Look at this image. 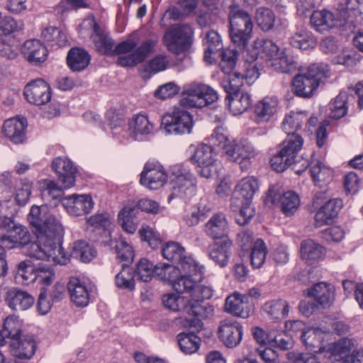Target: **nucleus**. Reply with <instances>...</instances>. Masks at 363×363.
I'll list each match as a JSON object with an SVG mask.
<instances>
[{
  "instance_id": "26",
  "label": "nucleus",
  "mask_w": 363,
  "mask_h": 363,
  "mask_svg": "<svg viewBox=\"0 0 363 363\" xmlns=\"http://www.w3.org/2000/svg\"><path fill=\"white\" fill-rule=\"evenodd\" d=\"M27 121L25 118H11L4 121L2 133L16 144L23 143L26 140Z\"/></svg>"
},
{
  "instance_id": "13",
  "label": "nucleus",
  "mask_w": 363,
  "mask_h": 363,
  "mask_svg": "<svg viewBox=\"0 0 363 363\" xmlns=\"http://www.w3.org/2000/svg\"><path fill=\"white\" fill-rule=\"evenodd\" d=\"M227 157L229 160L240 164L242 170H246L250 165V160L257 155L254 146L247 140L234 143L227 146Z\"/></svg>"
},
{
  "instance_id": "25",
  "label": "nucleus",
  "mask_w": 363,
  "mask_h": 363,
  "mask_svg": "<svg viewBox=\"0 0 363 363\" xmlns=\"http://www.w3.org/2000/svg\"><path fill=\"white\" fill-rule=\"evenodd\" d=\"M29 271L34 272L33 279H37L40 283L45 285H50L55 279V272L50 267L38 266L33 269L26 261L21 262L18 264L17 273L26 281L30 279L26 274Z\"/></svg>"
},
{
  "instance_id": "57",
  "label": "nucleus",
  "mask_w": 363,
  "mask_h": 363,
  "mask_svg": "<svg viewBox=\"0 0 363 363\" xmlns=\"http://www.w3.org/2000/svg\"><path fill=\"white\" fill-rule=\"evenodd\" d=\"M155 265L147 259H141L136 264L135 276L142 281H150L155 274Z\"/></svg>"
},
{
  "instance_id": "46",
  "label": "nucleus",
  "mask_w": 363,
  "mask_h": 363,
  "mask_svg": "<svg viewBox=\"0 0 363 363\" xmlns=\"http://www.w3.org/2000/svg\"><path fill=\"white\" fill-rule=\"evenodd\" d=\"M203 44L205 46L204 58L206 61H209L212 54L223 49L220 36L214 30L206 33Z\"/></svg>"
},
{
  "instance_id": "39",
  "label": "nucleus",
  "mask_w": 363,
  "mask_h": 363,
  "mask_svg": "<svg viewBox=\"0 0 363 363\" xmlns=\"http://www.w3.org/2000/svg\"><path fill=\"white\" fill-rule=\"evenodd\" d=\"M177 338L180 350L186 354H193L199 349L201 339L194 333H180Z\"/></svg>"
},
{
  "instance_id": "12",
  "label": "nucleus",
  "mask_w": 363,
  "mask_h": 363,
  "mask_svg": "<svg viewBox=\"0 0 363 363\" xmlns=\"http://www.w3.org/2000/svg\"><path fill=\"white\" fill-rule=\"evenodd\" d=\"M164 258L175 262L182 267L184 273L196 271L197 264L186 255L185 249L177 242H167L162 249Z\"/></svg>"
},
{
  "instance_id": "30",
  "label": "nucleus",
  "mask_w": 363,
  "mask_h": 363,
  "mask_svg": "<svg viewBox=\"0 0 363 363\" xmlns=\"http://www.w3.org/2000/svg\"><path fill=\"white\" fill-rule=\"evenodd\" d=\"M22 52L31 64L38 65L45 62L48 57L46 47L38 40L32 39L24 43Z\"/></svg>"
},
{
  "instance_id": "27",
  "label": "nucleus",
  "mask_w": 363,
  "mask_h": 363,
  "mask_svg": "<svg viewBox=\"0 0 363 363\" xmlns=\"http://www.w3.org/2000/svg\"><path fill=\"white\" fill-rule=\"evenodd\" d=\"M304 294L307 296L313 298L318 304L323 307H328L334 301L335 288L326 282H319L305 291Z\"/></svg>"
},
{
  "instance_id": "37",
  "label": "nucleus",
  "mask_w": 363,
  "mask_h": 363,
  "mask_svg": "<svg viewBox=\"0 0 363 363\" xmlns=\"http://www.w3.org/2000/svg\"><path fill=\"white\" fill-rule=\"evenodd\" d=\"M90 56L82 48H72L67 55V62L69 67L74 72L84 69L89 64Z\"/></svg>"
},
{
  "instance_id": "45",
  "label": "nucleus",
  "mask_w": 363,
  "mask_h": 363,
  "mask_svg": "<svg viewBox=\"0 0 363 363\" xmlns=\"http://www.w3.org/2000/svg\"><path fill=\"white\" fill-rule=\"evenodd\" d=\"M155 274L161 279L168 281L172 286L179 275L183 272L182 267L169 264H159L155 265Z\"/></svg>"
},
{
  "instance_id": "51",
  "label": "nucleus",
  "mask_w": 363,
  "mask_h": 363,
  "mask_svg": "<svg viewBox=\"0 0 363 363\" xmlns=\"http://www.w3.org/2000/svg\"><path fill=\"white\" fill-rule=\"evenodd\" d=\"M304 119L305 116L301 113L291 112L285 116L281 124L282 129L287 136L296 134L295 132L301 127Z\"/></svg>"
},
{
  "instance_id": "20",
  "label": "nucleus",
  "mask_w": 363,
  "mask_h": 363,
  "mask_svg": "<svg viewBox=\"0 0 363 363\" xmlns=\"http://www.w3.org/2000/svg\"><path fill=\"white\" fill-rule=\"evenodd\" d=\"M24 95L29 103L40 106L50 101L51 90L44 80L37 79L25 86Z\"/></svg>"
},
{
  "instance_id": "29",
  "label": "nucleus",
  "mask_w": 363,
  "mask_h": 363,
  "mask_svg": "<svg viewBox=\"0 0 363 363\" xmlns=\"http://www.w3.org/2000/svg\"><path fill=\"white\" fill-rule=\"evenodd\" d=\"M206 235L212 239L223 240L227 238L228 223L223 213H216L208 220L204 226Z\"/></svg>"
},
{
  "instance_id": "28",
  "label": "nucleus",
  "mask_w": 363,
  "mask_h": 363,
  "mask_svg": "<svg viewBox=\"0 0 363 363\" xmlns=\"http://www.w3.org/2000/svg\"><path fill=\"white\" fill-rule=\"evenodd\" d=\"M342 206V201L340 199H330L327 201L315 213V225L319 228L331 223L337 217Z\"/></svg>"
},
{
  "instance_id": "49",
  "label": "nucleus",
  "mask_w": 363,
  "mask_h": 363,
  "mask_svg": "<svg viewBox=\"0 0 363 363\" xmlns=\"http://www.w3.org/2000/svg\"><path fill=\"white\" fill-rule=\"evenodd\" d=\"M22 322L18 316L9 315L4 320V333L12 342L14 339H18L22 335Z\"/></svg>"
},
{
  "instance_id": "42",
  "label": "nucleus",
  "mask_w": 363,
  "mask_h": 363,
  "mask_svg": "<svg viewBox=\"0 0 363 363\" xmlns=\"http://www.w3.org/2000/svg\"><path fill=\"white\" fill-rule=\"evenodd\" d=\"M224 73L225 76L222 79L221 85L227 95L240 91V87L244 84L241 73L233 70Z\"/></svg>"
},
{
  "instance_id": "63",
  "label": "nucleus",
  "mask_w": 363,
  "mask_h": 363,
  "mask_svg": "<svg viewBox=\"0 0 363 363\" xmlns=\"http://www.w3.org/2000/svg\"><path fill=\"white\" fill-rule=\"evenodd\" d=\"M33 189V184L28 181H23L16 191L15 199L20 206H24L28 201Z\"/></svg>"
},
{
  "instance_id": "17",
  "label": "nucleus",
  "mask_w": 363,
  "mask_h": 363,
  "mask_svg": "<svg viewBox=\"0 0 363 363\" xmlns=\"http://www.w3.org/2000/svg\"><path fill=\"white\" fill-rule=\"evenodd\" d=\"M67 213L74 216H80L89 213L93 208L94 202L87 194H72L60 199Z\"/></svg>"
},
{
  "instance_id": "33",
  "label": "nucleus",
  "mask_w": 363,
  "mask_h": 363,
  "mask_svg": "<svg viewBox=\"0 0 363 363\" xmlns=\"http://www.w3.org/2000/svg\"><path fill=\"white\" fill-rule=\"evenodd\" d=\"M259 190L258 181L253 177H247L242 179L237 184L233 200L246 201L251 202L255 194Z\"/></svg>"
},
{
  "instance_id": "60",
  "label": "nucleus",
  "mask_w": 363,
  "mask_h": 363,
  "mask_svg": "<svg viewBox=\"0 0 363 363\" xmlns=\"http://www.w3.org/2000/svg\"><path fill=\"white\" fill-rule=\"evenodd\" d=\"M139 234L141 239L147 242L153 249L157 248L162 242L160 235L148 225H143L139 230Z\"/></svg>"
},
{
  "instance_id": "22",
  "label": "nucleus",
  "mask_w": 363,
  "mask_h": 363,
  "mask_svg": "<svg viewBox=\"0 0 363 363\" xmlns=\"http://www.w3.org/2000/svg\"><path fill=\"white\" fill-rule=\"evenodd\" d=\"M67 290L72 302L77 306H86L90 300L92 288L77 277H71L67 283Z\"/></svg>"
},
{
  "instance_id": "14",
  "label": "nucleus",
  "mask_w": 363,
  "mask_h": 363,
  "mask_svg": "<svg viewBox=\"0 0 363 363\" xmlns=\"http://www.w3.org/2000/svg\"><path fill=\"white\" fill-rule=\"evenodd\" d=\"M192 161L197 165V172L205 178H210L216 172V161L211 146L201 145L196 149L191 157Z\"/></svg>"
},
{
  "instance_id": "15",
  "label": "nucleus",
  "mask_w": 363,
  "mask_h": 363,
  "mask_svg": "<svg viewBox=\"0 0 363 363\" xmlns=\"http://www.w3.org/2000/svg\"><path fill=\"white\" fill-rule=\"evenodd\" d=\"M218 334L225 346L233 348L238 345L242 339V326L233 318H225L220 320Z\"/></svg>"
},
{
  "instance_id": "11",
  "label": "nucleus",
  "mask_w": 363,
  "mask_h": 363,
  "mask_svg": "<svg viewBox=\"0 0 363 363\" xmlns=\"http://www.w3.org/2000/svg\"><path fill=\"white\" fill-rule=\"evenodd\" d=\"M162 125L167 133L189 134L194 126L193 116L187 111L175 107L171 113L163 118Z\"/></svg>"
},
{
  "instance_id": "8",
  "label": "nucleus",
  "mask_w": 363,
  "mask_h": 363,
  "mask_svg": "<svg viewBox=\"0 0 363 363\" xmlns=\"http://www.w3.org/2000/svg\"><path fill=\"white\" fill-rule=\"evenodd\" d=\"M172 194L169 196V200L174 197L189 199L195 194L196 178L188 168L176 164L172 168Z\"/></svg>"
},
{
  "instance_id": "41",
  "label": "nucleus",
  "mask_w": 363,
  "mask_h": 363,
  "mask_svg": "<svg viewBox=\"0 0 363 363\" xmlns=\"http://www.w3.org/2000/svg\"><path fill=\"white\" fill-rule=\"evenodd\" d=\"M325 248L313 240H306L301 242V255L306 260H316L322 258Z\"/></svg>"
},
{
  "instance_id": "23",
  "label": "nucleus",
  "mask_w": 363,
  "mask_h": 363,
  "mask_svg": "<svg viewBox=\"0 0 363 363\" xmlns=\"http://www.w3.org/2000/svg\"><path fill=\"white\" fill-rule=\"evenodd\" d=\"M5 301L11 310L19 311H26L32 307L35 298L26 291L13 287L6 291Z\"/></svg>"
},
{
  "instance_id": "3",
  "label": "nucleus",
  "mask_w": 363,
  "mask_h": 363,
  "mask_svg": "<svg viewBox=\"0 0 363 363\" xmlns=\"http://www.w3.org/2000/svg\"><path fill=\"white\" fill-rule=\"evenodd\" d=\"M359 13L358 1L347 0L346 5L340 11V17L327 10L315 11L311 16V26L318 32L324 33L335 26L354 32L352 18Z\"/></svg>"
},
{
  "instance_id": "62",
  "label": "nucleus",
  "mask_w": 363,
  "mask_h": 363,
  "mask_svg": "<svg viewBox=\"0 0 363 363\" xmlns=\"http://www.w3.org/2000/svg\"><path fill=\"white\" fill-rule=\"evenodd\" d=\"M162 303L164 307L173 311H178L183 310L184 313V306H188L185 304L183 297L174 294H164L162 297Z\"/></svg>"
},
{
  "instance_id": "44",
  "label": "nucleus",
  "mask_w": 363,
  "mask_h": 363,
  "mask_svg": "<svg viewBox=\"0 0 363 363\" xmlns=\"http://www.w3.org/2000/svg\"><path fill=\"white\" fill-rule=\"evenodd\" d=\"M255 20L258 27L262 30L269 31L274 26L276 16L270 9L259 7L255 12Z\"/></svg>"
},
{
  "instance_id": "32",
  "label": "nucleus",
  "mask_w": 363,
  "mask_h": 363,
  "mask_svg": "<svg viewBox=\"0 0 363 363\" xmlns=\"http://www.w3.org/2000/svg\"><path fill=\"white\" fill-rule=\"evenodd\" d=\"M128 126L129 135L134 140H142L144 136L152 133L154 127L145 114L133 116Z\"/></svg>"
},
{
  "instance_id": "7",
  "label": "nucleus",
  "mask_w": 363,
  "mask_h": 363,
  "mask_svg": "<svg viewBox=\"0 0 363 363\" xmlns=\"http://www.w3.org/2000/svg\"><path fill=\"white\" fill-rule=\"evenodd\" d=\"M303 144V139L298 134H292L282 143L280 150L271 160L272 167L277 172H284L288 167L295 163L298 152Z\"/></svg>"
},
{
  "instance_id": "36",
  "label": "nucleus",
  "mask_w": 363,
  "mask_h": 363,
  "mask_svg": "<svg viewBox=\"0 0 363 363\" xmlns=\"http://www.w3.org/2000/svg\"><path fill=\"white\" fill-rule=\"evenodd\" d=\"M139 213L138 208L132 204L125 206L118 215V223L123 230L128 233L133 234L136 231L138 225L137 216Z\"/></svg>"
},
{
  "instance_id": "34",
  "label": "nucleus",
  "mask_w": 363,
  "mask_h": 363,
  "mask_svg": "<svg viewBox=\"0 0 363 363\" xmlns=\"http://www.w3.org/2000/svg\"><path fill=\"white\" fill-rule=\"evenodd\" d=\"M246 299L245 296L236 292L228 296L225 300V311L243 318L249 317L251 310Z\"/></svg>"
},
{
  "instance_id": "24",
  "label": "nucleus",
  "mask_w": 363,
  "mask_h": 363,
  "mask_svg": "<svg viewBox=\"0 0 363 363\" xmlns=\"http://www.w3.org/2000/svg\"><path fill=\"white\" fill-rule=\"evenodd\" d=\"M233 242L228 238L215 241L209 245L207 252L210 259L220 267H225L231 253Z\"/></svg>"
},
{
  "instance_id": "1",
  "label": "nucleus",
  "mask_w": 363,
  "mask_h": 363,
  "mask_svg": "<svg viewBox=\"0 0 363 363\" xmlns=\"http://www.w3.org/2000/svg\"><path fill=\"white\" fill-rule=\"evenodd\" d=\"M28 220L36 240L31 242V235L28 229L16 224L1 245L11 250L28 245L26 254L31 258L52 262L65 265L69 261V256L65 252L60 240L64 228L60 220L46 206H33Z\"/></svg>"
},
{
  "instance_id": "6",
  "label": "nucleus",
  "mask_w": 363,
  "mask_h": 363,
  "mask_svg": "<svg viewBox=\"0 0 363 363\" xmlns=\"http://www.w3.org/2000/svg\"><path fill=\"white\" fill-rule=\"evenodd\" d=\"M218 99V94L209 86L201 83H191L184 88L180 105L187 108H203Z\"/></svg>"
},
{
  "instance_id": "53",
  "label": "nucleus",
  "mask_w": 363,
  "mask_h": 363,
  "mask_svg": "<svg viewBox=\"0 0 363 363\" xmlns=\"http://www.w3.org/2000/svg\"><path fill=\"white\" fill-rule=\"evenodd\" d=\"M289 304L286 301L275 300L264 304V310L275 319L286 317L289 313Z\"/></svg>"
},
{
  "instance_id": "59",
  "label": "nucleus",
  "mask_w": 363,
  "mask_h": 363,
  "mask_svg": "<svg viewBox=\"0 0 363 363\" xmlns=\"http://www.w3.org/2000/svg\"><path fill=\"white\" fill-rule=\"evenodd\" d=\"M115 250L117 259L123 262V264H126V266H128V264L132 262L134 257L133 250L126 241L123 240L117 241Z\"/></svg>"
},
{
  "instance_id": "61",
  "label": "nucleus",
  "mask_w": 363,
  "mask_h": 363,
  "mask_svg": "<svg viewBox=\"0 0 363 363\" xmlns=\"http://www.w3.org/2000/svg\"><path fill=\"white\" fill-rule=\"evenodd\" d=\"M360 61V55L356 51H343L333 59L335 65H342L345 67L355 66Z\"/></svg>"
},
{
  "instance_id": "9",
  "label": "nucleus",
  "mask_w": 363,
  "mask_h": 363,
  "mask_svg": "<svg viewBox=\"0 0 363 363\" xmlns=\"http://www.w3.org/2000/svg\"><path fill=\"white\" fill-rule=\"evenodd\" d=\"M193 29L189 24H176L164 35V43L167 50L179 55L189 50L192 44Z\"/></svg>"
},
{
  "instance_id": "64",
  "label": "nucleus",
  "mask_w": 363,
  "mask_h": 363,
  "mask_svg": "<svg viewBox=\"0 0 363 363\" xmlns=\"http://www.w3.org/2000/svg\"><path fill=\"white\" fill-rule=\"evenodd\" d=\"M287 358L291 363H320L316 355L309 353L290 352Z\"/></svg>"
},
{
  "instance_id": "58",
  "label": "nucleus",
  "mask_w": 363,
  "mask_h": 363,
  "mask_svg": "<svg viewBox=\"0 0 363 363\" xmlns=\"http://www.w3.org/2000/svg\"><path fill=\"white\" fill-rule=\"evenodd\" d=\"M267 247L262 240H257L252 248L250 255L251 264L254 268H259L264 263L267 255Z\"/></svg>"
},
{
  "instance_id": "54",
  "label": "nucleus",
  "mask_w": 363,
  "mask_h": 363,
  "mask_svg": "<svg viewBox=\"0 0 363 363\" xmlns=\"http://www.w3.org/2000/svg\"><path fill=\"white\" fill-rule=\"evenodd\" d=\"M0 55L6 59H14L18 55V46L12 35L0 36Z\"/></svg>"
},
{
  "instance_id": "31",
  "label": "nucleus",
  "mask_w": 363,
  "mask_h": 363,
  "mask_svg": "<svg viewBox=\"0 0 363 363\" xmlns=\"http://www.w3.org/2000/svg\"><path fill=\"white\" fill-rule=\"evenodd\" d=\"M10 347L13 356L19 359H28L34 355L37 345L32 337L21 335L19 338L11 342Z\"/></svg>"
},
{
  "instance_id": "35",
  "label": "nucleus",
  "mask_w": 363,
  "mask_h": 363,
  "mask_svg": "<svg viewBox=\"0 0 363 363\" xmlns=\"http://www.w3.org/2000/svg\"><path fill=\"white\" fill-rule=\"evenodd\" d=\"M228 107L233 115H240L248 110L252 104L251 96L240 91L226 96Z\"/></svg>"
},
{
  "instance_id": "19",
  "label": "nucleus",
  "mask_w": 363,
  "mask_h": 363,
  "mask_svg": "<svg viewBox=\"0 0 363 363\" xmlns=\"http://www.w3.org/2000/svg\"><path fill=\"white\" fill-rule=\"evenodd\" d=\"M279 105L276 96H266L257 101L253 108L255 121L257 123L269 122L278 112Z\"/></svg>"
},
{
  "instance_id": "21",
  "label": "nucleus",
  "mask_w": 363,
  "mask_h": 363,
  "mask_svg": "<svg viewBox=\"0 0 363 363\" xmlns=\"http://www.w3.org/2000/svg\"><path fill=\"white\" fill-rule=\"evenodd\" d=\"M52 169L64 188H71L74 185L77 168L70 160L57 157L52 162Z\"/></svg>"
},
{
  "instance_id": "38",
  "label": "nucleus",
  "mask_w": 363,
  "mask_h": 363,
  "mask_svg": "<svg viewBox=\"0 0 363 363\" xmlns=\"http://www.w3.org/2000/svg\"><path fill=\"white\" fill-rule=\"evenodd\" d=\"M308 166L310 167V172L315 185L322 186L330 180L331 170L323 165L320 162L312 161L310 164H306V168Z\"/></svg>"
},
{
  "instance_id": "4",
  "label": "nucleus",
  "mask_w": 363,
  "mask_h": 363,
  "mask_svg": "<svg viewBox=\"0 0 363 363\" xmlns=\"http://www.w3.org/2000/svg\"><path fill=\"white\" fill-rule=\"evenodd\" d=\"M228 18L232 43L237 48L245 49L253 35L254 23L251 15L237 6H231Z\"/></svg>"
},
{
  "instance_id": "48",
  "label": "nucleus",
  "mask_w": 363,
  "mask_h": 363,
  "mask_svg": "<svg viewBox=\"0 0 363 363\" xmlns=\"http://www.w3.org/2000/svg\"><path fill=\"white\" fill-rule=\"evenodd\" d=\"M354 347L353 341L349 338H342L334 342L330 347V352L334 360L339 361L346 358Z\"/></svg>"
},
{
  "instance_id": "2",
  "label": "nucleus",
  "mask_w": 363,
  "mask_h": 363,
  "mask_svg": "<svg viewBox=\"0 0 363 363\" xmlns=\"http://www.w3.org/2000/svg\"><path fill=\"white\" fill-rule=\"evenodd\" d=\"M94 35H91L96 50L104 55H119L117 63L122 67H134L143 62L153 52L156 41L152 39L143 41L137 47L133 39L124 40L115 45L113 40L105 33L93 21Z\"/></svg>"
},
{
  "instance_id": "43",
  "label": "nucleus",
  "mask_w": 363,
  "mask_h": 363,
  "mask_svg": "<svg viewBox=\"0 0 363 363\" xmlns=\"http://www.w3.org/2000/svg\"><path fill=\"white\" fill-rule=\"evenodd\" d=\"M348 96L346 92H340L335 99L330 103L329 116L331 118L340 119L344 117L347 113Z\"/></svg>"
},
{
  "instance_id": "50",
  "label": "nucleus",
  "mask_w": 363,
  "mask_h": 363,
  "mask_svg": "<svg viewBox=\"0 0 363 363\" xmlns=\"http://www.w3.org/2000/svg\"><path fill=\"white\" fill-rule=\"evenodd\" d=\"M115 283L117 287L132 291L135 289V279L132 269L126 266V264H122V269L116 275Z\"/></svg>"
},
{
  "instance_id": "16",
  "label": "nucleus",
  "mask_w": 363,
  "mask_h": 363,
  "mask_svg": "<svg viewBox=\"0 0 363 363\" xmlns=\"http://www.w3.org/2000/svg\"><path fill=\"white\" fill-rule=\"evenodd\" d=\"M167 181V174L159 164L147 163L140 174V184L149 189L156 190Z\"/></svg>"
},
{
  "instance_id": "47",
  "label": "nucleus",
  "mask_w": 363,
  "mask_h": 363,
  "mask_svg": "<svg viewBox=\"0 0 363 363\" xmlns=\"http://www.w3.org/2000/svg\"><path fill=\"white\" fill-rule=\"evenodd\" d=\"M169 60L165 55H159L145 64L142 70L143 77H150L159 72L167 69Z\"/></svg>"
},
{
  "instance_id": "10",
  "label": "nucleus",
  "mask_w": 363,
  "mask_h": 363,
  "mask_svg": "<svg viewBox=\"0 0 363 363\" xmlns=\"http://www.w3.org/2000/svg\"><path fill=\"white\" fill-rule=\"evenodd\" d=\"M213 296V290L211 287L199 284L196 282L194 289L189 301L188 306H184L186 313L194 317L186 320L189 322V326L194 327L197 330L202 328V323L199 317L204 315L206 308L201 304L203 300L209 299Z\"/></svg>"
},
{
  "instance_id": "52",
  "label": "nucleus",
  "mask_w": 363,
  "mask_h": 363,
  "mask_svg": "<svg viewBox=\"0 0 363 363\" xmlns=\"http://www.w3.org/2000/svg\"><path fill=\"white\" fill-rule=\"evenodd\" d=\"M269 66L283 73H291L296 68V65L293 58L283 52L273 61L270 62Z\"/></svg>"
},
{
  "instance_id": "55",
  "label": "nucleus",
  "mask_w": 363,
  "mask_h": 363,
  "mask_svg": "<svg viewBox=\"0 0 363 363\" xmlns=\"http://www.w3.org/2000/svg\"><path fill=\"white\" fill-rule=\"evenodd\" d=\"M290 44L301 50H308L315 46V40L308 32L301 30L290 38Z\"/></svg>"
},
{
  "instance_id": "18",
  "label": "nucleus",
  "mask_w": 363,
  "mask_h": 363,
  "mask_svg": "<svg viewBox=\"0 0 363 363\" xmlns=\"http://www.w3.org/2000/svg\"><path fill=\"white\" fill-rule=\"evenodd\" d=\"M277 201H279L281 211L286 216L294 215L300 206V199L296 192L288 191L279 195L274 188H270L267 192L266 202L274 203Z\"/></svg>"
},
{
  "instance_id": "56",
  "label": "nucleus",
  "mask_w": 363,
  "mask_h": 363,
  "mask_svg": "<svg viewBox=\"0 0 363 363\" xmlns=\"http://www.w3.org/2000/svg\"><path fill=\"white\" fill-rule=\"evenodd\" d=\"M72 254L82 262H89L95 257L96 251L86 242L78 240L74 243Z\"/></svg>"
},
{
  "instance_id": "40",
  "label": "nucleus",
  "mask_w": 363,
  "mask_h": 363,
  "mask_svg": "<svg viewBox=\"0 0 363 363\" xmlns=\"http://www.w3.org/2000/svg\"><path fill=\"white\" fill-rule=\"evenodd\" d=\"M198 272L196 271L184 273L182 272L180 275L173 282L172 288L179 294H189L191 296L196 286V281L192 279V277L196 275Z\"/></svg>"
},
{
  "instance_id": "5",
  "label": "nucleus",
  "mask_w": 363,
  "mask_h": 363,
  "mask_svg": "<svg viewBox=\"0 0 363 363\" xmlns=\"http://www.w3.org/2000/svg\"><path fill=\"white\" fill-rule=\"evenodd\" d=\"M328 72L326 65H311L306 72L297 74L294 77L292 83L294 92L300 97H311L322 79L328 77Z\"/></svg>"
}]
</instances>
